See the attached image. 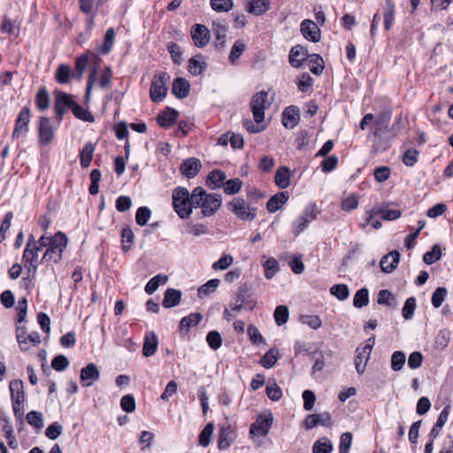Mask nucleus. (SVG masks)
<instances>
[{"label":"nucleus","instance_id":"f257e3e1","mask_svg":"<svg viewBox=\"0 0 453 453\" xmlns=\"http://www.w3.org/2000/svg\"><path fill=\"white\" fill-rule=\"evenodd\" d=\"M192 203L194 208L202 209V217H211L220 208L222 200L220 195L209 194L202 187H196L193 189Z\"/></svg>","mask_w":453,"mask_h":453},{"label":"nucleus","instance_id":"f03ea898","mask_svg":"<svg viewBox=\"0 0 453 453\" xmlns=\"http://www.w3.org/2000/svg\"><path fill=\"white\" fill-rule=\"evenodd\" d=\"M193 192L189 194L188 188L178 187L173 191V206L177 215L184 219L192 213Z\"/></svg>","mask_w":453,"mask_h":453},{"label":"nucleus","instance_id":"7ed1b4c3","mask_svg":"<svg viewBox=\"0 0 453 453\" xmlns=\"http://www.w3.org/2000/svg\"><path fill=\"white\" fill-rule=\"evenodd\" d=\"M68 243V238L61 231H58L54 235L51 236V242L46 249L41 263L52 262L57 264L60 262L63 257L64 250L66 248Z\"/></svg>","mask_w":453,"mask_h":453},{"label":"nucleus","instance_id":"20e7f679","mask_svg":"<svg viewBox=\"0 0 453 453\" xmlns=\"http://www.w3.org/2000/svg\"><path fill=\"white\" fill-rule=\"evenodd\" d=\"M375 343V336L368 338L363 344L359 345L356 349L355 367L357 372L362 375L366 368L367 362L370 358L372 348Z\"/></svg>","mask_w":453,"mask_h":453},{"label":"nucleus","instance_id":"39448f33","mask_svg":"<svg viewBox=\"0 0 453 453\" xmlns=\"http://www.w3.org/2000/svg\"><path fill=\"white\" fill-rule=\"evenodd\" d=\"M228 209L240 219L252 221L257 217V209L248 205L242 197L234 198L227 204Z\"/></svg>","mask_w":453,"mask_h":453},{"label":"nucleus","instance_id":"423d86ee","mask_svg":"<svg viewBox=\"0 0 453 453\" xmlns=\"http://www.w3.org/2000/svg\"><path fill=\"white\" fill-rule=\"evenodd\" d=\"M169 80L170 75L165 72H159L154 75L150 89V99L153 102H161L165 97L167 92L166 84Z\"/></svg>","mask_w":453,"mask_h":453},{"label":"nucleus","instance_id":"0eeeda50","mask_svg":"<svg viewBox=\"0 0 453 453\" xmlns=\"http://www.w3.org/2000/svg\"><path fill=\"white\" fill-rule=\"evenodd\" d=\"M73 104L74 101L71 95L59 90L55 91L54 110L58 122L62 121L63 116L69 109L72 110Z\"/></svg>","mask_w":453,"mask_h":453},{"label":"nucleus","instance_id":"6e6552de","mask_svg":"<svg viewBox=\"0 0 453 453\" xmlns=\"http://www.w3.org/2000/svg\"><path fill=\"white\" fill-rule=\"evenodd\" d=\"M267 97L268 94L265 91L257 92L252 96L250 108L257 124H260L265 119V104L267 101Z\"/></svg>","mask_w":453,"mask_h":453},{"label":"nucleus","instance_id":"1a4fd4ad","mask_svg":"<svg viewBox=\"0 0 453 453\" xmlns=\"http://www.w3.org/2000/svg\"><path fill=\"white\" fill-rule=\"evenodd\" d=\"M273 418L272 413L258 415L256 421L250 427V434L252 436H265L273 425Z\"/></svg>","mask_w":453,"mask_h":453},{"label":"nucleus","instance_id":"9d476101","mask_svg":"<svg viewBox=\"0 0 453 453\" xmlns=\"http://www.w3.org/2000/svg\"><path fill=\"white\" fill-rule=\"evenodd\" d=\"M30 118V108L28 106L23 107L15 120V127L12 134L13 139H17L19 135L25 134L28 132Z\"/></svg>","mask_w":453,"mask_h":453},{"label":"nucleus","instance_id":"9b49d317","mask_svg":"<svg viewBox=\"0 0 453 453\" xmlns=\"http://www.w3.org/2000/svg\"><path fill=\"white\" fill-rule=\"evenodd\" d=\"M99 379L100 372L94 363L87 365L81 370L80 380L84 388L91 387Z\"/></svg>","mask_w":453,"mask_h":453},{"label":"nucleus","instance_id":"f8f14e48","mask_svg":"<svg viewBox=\"0 0 453 453\" xmlns=\"http://www.w3.org/2000/svg\"><path fill=\"white\" fill-rule=\"evenodd\" d=\"M190 35L194 44L198 48H203L210 41L211 35L209 29L201 24H196L191 27Z\"/></svg>","mask_w":453,"mask_h":453},{"label":"nucleus","instance_id":"ddd939ff","mask_svg":"<svg viewBox=\"0 0 453 453\" xmlns=\"http://www.w3.org/2000/svg\"><path fill=\"white\" fill-rule=\"evenodd\" d=\"M321 425L323 426L329 427L332 426V417L327 411L319 414H310L304 419V427L306 430H311Z\"/></svg>","mask_w":453,"mask_h":453},{"label":"nucleus","instance_id":"4468645a","mask_svg":"<svg viewBox=\"0 0 453 453\" xmlns=\"http://www.w3.org/2000/svg\"><path fill=\"white\" fill-rule=\"evenodd\" d=\"M38 132L39 142L42 145H47L53 140L55 132L48 117L40 118Z\"/></svg>","mask_w":453,"mask_h":453},{"label":"nucleus","instance_id":"2eb2a0df","mask_svg":"<svg viewBox=\"0 0 453 453\" xmlns=\"http://www.w3.org/2000/svg\"><path fill=\"white\" fill-rule=\"evenodd\" d=\"M201 169V161L196 157H188L185 159L180 166V173L188 179H192L196 176Z\"/></svg>","mask_w":453,"mask_h":453},{"label":"nucleus","instance_id":"dca6fc26","mask_svg":"<svg viewBox=\"0 0 453 453\" xmlns=\"http://www.w3.org/2000/svg\"><path fill=\"white\" fill-rule=\"evenodd\" d=\"M300 120L299 109L297 106H288L282 112L281 122L286 128L293 129Z\"/></svg>","mask_w":453,"mask_h":453},{"label":"nucleus","instance_id":"f3484780","mask_svg":"<svg viewBox=\"0 0 453 453\" xmlns=\"http://www.w3.org/2000/svg\"><path fill=\"white\" fill-rule=\"evenodd\" d=\"M301 33L305 39L313 42H318L320 40V29L318 24L311 19H304L301 23Z\"/></svg>","mask_w":453,"mask_h":453},{"label":"nucleus","instance_id":"a211bd4d","mask_svg":"<svg viewBox=\"0 0 453 453\" xmlns=\"http://www.w3.org/2000/svg\"><path fill=\"white\" fill-rule=\"evenodd\" d=\"M20 24L17 20H12L7 15L2 18L0 31L2 34L8 35L12 41L19 35Z\"/></svg>","mask_w":453,"mask_h":453},{"label":"nucleus","instance_id":"6ab92c4d","mask_svg":"<svg viewBox=\"0 0 453 453\" xmlns=\"http://www.w3.org/2000/svg\"><path fill=\"white\" fill-rule=\"evenodd\" d=\"M308 50L304 47L301 45L294 46L288 55L289 64L293 67L298 68L303 65V61L308 59Z\"/></svg>","mask_w":453,"mask_h":453},{"label":"nucleus","instance_id":"aec40b11","mask_svg":"<svg viewBox=\"0 0 453 453\" xmlns=\"http://www.w3.org/2000/svg\"><path fill=\"white\" fill-rule=\"evenodd\" d=\"M400 253L397 250H393L382 257L380 266L381 271L386 273H392L396 267L400 260Z\"/></svg>","mask_w":453,"mask_h":453},{"label":"nucleus","instance_id":"412c9836","mask_svg":"<svg viewBox=\"0 0 453 453\" xmlns=\"http://www.w3.org/2000/svg\"><path fill=\"white\" fill-rule=\"evenodd\" d=\"M269 0H246L245 10L253 15L259 16L270 8Z\"/></svg>","mask_w":453,"mask_h":453},{"label":"nucleus","instance_id":"4be33fe9","mask_svg":"<svg viewBox=\"0 0 453 453\" xmlns=\"http://www.w3.org/2000/svg\"><path fill=\"white\" fill-rule=\"evenodd\" d=\"M288 191L278 192L267 201V211L271 213L276 212L288 202Z\"/></svg>","mask_w":453,"mask_h":453},{"label":"nucleus","instance_id":"5701e85b","mask_svg":"<svg viewBox=\"0 0 453 453\" xmlns=\"http://www.w3.org/2000/svg\"><path fill=\"white\" fill-rule=\"evenodd\" d=\"M158 346V339L155 332L150 331L145 334L144 342L142 346V354L144 357H149L153 356Z\"/></svg>","mask_w":453,"mask_h":453},{"label":"nucleus","instance_id":"b1692460","mask_svg":"<svg viewBox=\"0 0 453 453\" xmlns=\"http://www.w3.org/2000/svg\"><path fill=\"white\" fill-rule=\"evenodd\" d=\"M382 213V219L384 220H394L401 217V211L399 210H381L380 207H374L371 211H366L365 222L368 224L372 219L377 215Z\"/></svg>","mask_w":453,"mask_h":453},{"label":"nucleus","instance_id":"393cba45","mask_svg":"<svg viewBox=\"0 0 453 453\" xmlns=\"http://www.w3.org/2000/svg\"><path fill=\"white\" fill-rule=\"evenodd\" d=\"M173 94L179 99L186 98L190 91V84L189 82L182 78L178 77L173 80Z\"/></svg>","mask_w":453,"mask_h":453},{"label":"nucleus","instance_id":"a878e982","mask_svg":"<svg viewBox=\"0 0 453 453\" xmlns=\"http://www.w3.org/2000/svg\"><path fill=\"white\" fill-rule=\"evenodd\" d=\"M182 293L179 289L167 288L162 301V305L165 308H173L177 306L181 299Z\"/></svg>","mask_w":453,"mask_h":453},{"label":"nucleus","instance_id":"bb28decb","mask_svg":"<svg viewBox=\"0 0 453 453\" xmlns=\"http://www.w3.org/2000/svg\"><path fill=\"white\" fill-rule=\"evenodd\" d=\"M290 169L287 166H280L275 173L274 182L281 189L287 188L290 185Z\"/></svg>","mask_w":453,"mask_h":453},{"label":"nucleus","instance_id":"cd10ccee","mask_svg":"<svg viewBox=\"0 0 453 453\" xmlns=\"http://www.w3.org/2000/svg\"><path fill=\"white\" fill-rule=\"evenodd\" d=\"M178 116L179 112L175 109L168 108L167 111L157 115V120L162 127H169L176 122Z\"/></svg>","mask_w":453,"mask_h":453},{"label":"nucleus","instance_id":"c85d7f7f","mask_svg":"<svg viewBox=\"0 0 453 453\" xmlns=\"http://www.w3.org/2000/svg\"><path fill=\"white\" fill-rule=\"evenodd\" d=\"M96 145L89 142L80 151V161L82 168H88L93 159Z\"/></svg>","mask_w":453,"mask_h":453},{"label":"nucleus","instance_id":"c756f323","mask_svg":"<svg viewBox=\"0 0 453 453\" xmlns=\"http://www.w3.org/2000/svg\"><path fill=\"white\" fill-rule=\"evenodd\" d=\"M226 178L225 172L221 170L211 171L206 179V185L212 189L221 187L224 185V181Z\"/></svg>","mask_w":453,"mask_h":453},{"label":"nucleus","instance_id":"7c9ffc66","mask_svg":"<svg viewBox=\"0 0 453 453\" xmlns=\"http://www.w3.org/2000/svg\"><path fill=\"white\" fill-rule=\"evenodd\" d=\"M212 31L216 37L215 45L217 48H223L226 42L227 27L220 22H213Z\"/></svg>","mask_w":453,"mask_h":453},{"label":"nucleus","instance_id":"2f4dec72","mask_svg":"<svg viewBox=\"0 0 453 453\" xmlns=\"http://www.w3.org/2000/svg\"><path fill=\"white\" fill-rule=\"evenodd\" d=\"M449 406H446L440 413L436 423L434 425L432 430L429 433V438L435 439L441 433V428L446 424L449 418Z\"/></svg>","mask_w":453,"mask_h":453},{"label":"nucleus","instance_id":"473e14b6","mask_svg":"<svg viewBox=\"0 0 453 453\" xmlns=\"http://www.w3.org/2000/svg\"><path fill=\"white\" fill-rule=\"evenodd\" d=\"M201 58L202 55H198L188 60V70L192 75H200L205 71L207 65Z\"/></svg>","mask_w":453,"mask_h":453},{"label":"nucleus","instance_id":"72a5a7b5","mask_svg":"<svg viewBox=\"0 0 453 453\" xmlns=\"http://www.w3.org/2000/svg\"><path fill=\"white\" fill-rule=\"evenodd\" d=\"M50 95L45 87L39 88L35 95V103L37 109L41 111L47 110L50 107Z\"/></svg>","mask_w":453,"mask_h":453},{"label":"nucleus","instance_id":"f704fd0d","mask_svg":"<svg viewBox=\"0 0 453 453\" xmlns=\"http://www.w3.org/2000/svg\"><path fill=\"white\" fill-rule=\"evenodd\" d=\"M11 391L12 401L17 400L19 404V400H25L24 384L21 380H13L9 384Z\"/></svg>","mask_w":453,"mask_h":453},{"label":"nucleus","instance_id":"c9c22d12","mask_svg":"<svg viewBox=\"0 0 453 453\" xmlns=\"http://www.w3.org/2000/svg\"><path fill=\"white\" fill-rule=\"evenodd\" d=\"M383 19L384 29L390 30L395 21V4L392 0H386Z\"/></svg>","mask_w":453,"mask_h":453},{"label":"nucleus","instance_id":"e433bc0d","mask_svg":"<svg viewBox=\"0 0 453 453\" xmlns=\"http://www.w3.org/2000/svg\"><path fill=\"white\" fill-rule=\"evenodd\" d=\"M203 319L201 313L195 312L182 318L180 321V330L188 332L189 328L196 326Z\"/></svg>","mask_w":453,"mask_h":453},{"label":"nucleus","instance_id":"4c0bfd02","mask_svg":"<svg viewBox=\"0 0 453 453\" xmlns=\"http://www.w3.org/2000/svg\"><path fill=\"white\" fill-rule=\"evenodd\" d=\"M233 442L232 430L230 426L221 427L219 434L218 447L219 449H226Z\"/></svg>","mask_w":453,"mask_h":453},{"label":"nucleus","instance_id":"58836bf2","mask_svg":"<svg viewBox=\"0 0 453 453\" xmlns=\"http://www.w3.org/2000/svg\"><path fill=\"white\" fill-rule=\"evenodd\" d=\"M220 284L219 279H211L206 283L203 284L197 290V296L200 299L204 298L210 294L215 292Z\"/></svg>","mask_w":453,"mask_h":453},{"label":"nucleus","instance_id":"ea45409f","mask_svg":"<svg viewBox=\"0 0 453 453\" xmlns=\"http://www.w3.org/2000/svg\"><path fill=\"white\" fill-rule=\"evenodd\" d=\"M168 277L163 274H157L151 278L145 286V292L149 295L154 294L160 285L166 283Z\"/></svg>","mask_w":453,"mask_h":453},{"label":"nucleus","instance_id":"a19ab883","mask_svg":"<svg viewBox=\"0 0 453 453\" xmlns=\"http://www.w3.org/2000/svg\"><path fill=\"white\" fill-rule=\"evenodd\" d=\"M308 58L310 71L315 75H319L324 70L323 58L318 54L309 55Z\"/></svg>","mask_w":453,"mask_h":453},{"label":"nucleus","instance_id":"79ce46f5","mask_svg":"<svg viewBox=\"0 0 453 453\" xmlns=\"http://www.w3.org/2000/svg\"><path fill=\"white\" fill-rule=\"evenodd\" d=\"M369 303V291L366 288L358 289L354 295L353 305L356 308H363Z\"/></svg>","mask_w":453,"mask_h":453},{"label":"nucleus","instance_id":"37998d69","mask_svg":"<svg viewBox=\"0 0 453 453\" xmlns=\"http://www.w3.org/2000/svg\"><path fill=\"white\" fill-rule=\"evenodd\" d=\"M89 58L88 54H83L76 59L75 62V73H73V77L78 81H81L82 74L88 65Z\"/></svg>","mask_w":453,"mask_h":453},{"label":"nucleus","instance_id":"c03bdc74","mask_svg":"<svg viewBox=\"0 0 453 453\" xmlns=\"http://www.w3.org/2000/svg\"><path fill=\"white\" fill-rule=\"evenodd\" d=\"M73 76L71 73V68L69 65L62 64L56 71V81L60 84H68L70 82V77Z\"/></svg>","mask_w":453,"mask_h":453},{"label":"nucleus","instance_id":"a18cd8bd","mask_svg":"<svg viewBox=\"0 0 453 453\" xmlns=\"http://www.w3.org/2000/svg\"><path fill=\"white\" fill-rule=\"evenodd\" d=\"M73 114L79 119H81L83 121L87 122H94L95 119L94 116L91 114L90 111L84 109L81 105L74 102V104L72 108Z\"/></svg>","mask_w":453,"mask_h":453},{"label":"nucleus","instance_id":"49530a36","mask_svg":"<svg viewBox=\"0 0 453 453\" xmlns=\"http://www.w3.org/2000/svg\"><path fill=\"white\" fill-rule=\"evenodd\" d=\"M333 449L331 441L326 437H323L315 441L312 453H331Z\"/></svg>","mask_w":453,"mask_h":453},{"label":"nucleus","instance_id":"de8ad7c7","mask_svg":"<svg viewBox=\"0 0 453 453\" xmlns=\"http://www.w3.org/2000/svg\"><path fill=\"white\" fill-rule=\"evenodd\" d=\"M23 261L25 262V265L29 264L30 267L34 268V271L37 270V259L38 254L36 253V250H34L32 247H26L23 253Z\"/></svg>","mask_w":453,"mask_h":453},{"label":"nucleus","instance_id":"09e8293b","mask_svg":"<svg viewBox=\"0 0 453 453\" xmlns=\"http://www.w3.org/2000/svg\"><path fill=\"white\" fill-rule=\"evenodd\" d=\"M265 391L272 401H279L282 397V390L274 380H268Z\"/></svg>","mask_w":453,"mask_h":453},{"label":"nucleus","instance_id":"8fccbe9b","mask_svg":"<svg viewBox=\"0 0 453 453\" xmlns=\"http://www.w3.org/2000/svg\"><path fill=\"white\" fill-rule=\"evenodd\" d=\"M441 249L438 244H434L432 250L423 255V261L426 265H433L441 257Z\"/></svg>","mask_w":453,"mask_h":453},{"label":"nucleus","instance_id":"3c124183","mask_svg":"<svg viewBox=\"0 0 453 453\" xmlns=\"http://www.w3.org/2000/svg\"><path fill=\"white\" fill-rule=\"evenodd\" d=\"M330 293L340 301H344L349 296V289L346 284H335L330 288Z\"/></svg>","mask_w":453,"mask_h":453},{"label":"nucleus","instance_id":"603ef678","mask_svg":"<svg viewBox=\"0 0 453 453\" xmlns=\"http://www.w3.org/2000/svg\"><path fill=\"white\" fill-rule=\"evenodd\" d=\"M184 232L194 236H200L206 234L207 227L203 224H195L193 222H188L183 226Z\"/></svg>","mask_w":453,"mask_h":453},{"label":"nucleus","instance_id":"864d4df0","mask_svg":"<svg viewBox=\"0 0 453 453\" xmlns=\"http://www.w3.org/2000/svg\"><path fill=\"white\" fill-rule=\"evenodd\" d=\"M211 6L217 12H226L233 9V0H210Z\"/></svg>","mask_w":453,"mask_h":453},{"label":"nucleus","instance_id":"5fc2aeb1","mask_svg":"<svg viewBox=\"0 0 453 453\" xmlns=\"http://www.w3.org/2000/svg\"><path fill=\"white\" fill-rule=\"evenodd\" d=\"M313 78L309 73H303L297 78L296 86L301 92L305 93L313 86Z\"/></svg>","mask_w":453,"mask_h":453},{"label":"nucleus","instance_id":"6e6d98bb","mask_svg":"<svg viewBox=\"0 0 453 453\" xmlns=\"http://www.w3.org/2000/svg\"><path fill=\"white\" fill-rule=\"evenodd\" d=\"M264 268H265V277L268 280L272 279L277 272L280 270L279 263L278 261L273 258L270 257L264 263Z\"/></svg>","mask_w":453,"mask_h":453},{"label":"nucleus","instance_id":"4d7b16f0","mask_svg":"<svg viewBox=\"0 0 453 453\" xmlns=\"http://www.w3.org/2000/svg\"><path fill=\"white\" fill-rule=\"evenodd\" d=\"M289 316V311L287 306L285 305H279L276 307L273 318L275 320V323L278 326H282L287 323Z\"/></svg>","mask_w":453,"mask_h":453},{"label":"nucleus","instance_id":"13d9d810","mask_svg":"<svg viewBox=\"0 0 453 453\" xmlns=\"http://www.w3.org/2000/svg\"><path fill=\"white\" fill-rule=\"evenodd\" d=\"M448 295V290L446 288L438 287L433 293L431 302L434 308H439L441 306L444 302L446 296Z\"/></svg>","mask_w":453,"mask_h":453},{"label":"nucleus","instance_id":"bf43d9fd","mask_svg":"<svg viewBox=\"0 0 453 453\" xmlns=\"http://www.w3.org/2000/svg\"><path fill=\"white\" fill-rule=\"evenodd\" d=\"M27 423L36 429L43 427L42 414L36 411H31L27 414Z\"/></svg>","mask_w":453,"mask_h":453},{"label":"nucleus","instance_id":"052dcab7","mask_svg":"<svg viewBox=\"0 0 453 453\" xmlns=\"http://www.w3.org/2000/svg\"><path fill=\"white\" fill-rule=\"evenodd\" d=\"M115 39V30L113 27H110L106 30L104 35V41L103 48L101 49V53L108 54L112 49L113 42Z\"/></svg>","mask_w":453,"mask_h":453},{"label":"nucleus","instance_id":"680f3d73","mask_svg":"<svg viewBox=\"0 0 453 453\" xmlns=\"http://www.w3.org/2000/svg\"><path fill=\"white\" fill-rule=\"evenodd\" d=\"M242 186V181L239 178L230 179L224 184V191L227 195L237 194Z\"/></svg>","mask_w":453,"mask_h":453},{"label":"nucleus","instance_id":"e2e57ef3","mask_svg":"<svg viewBox=\"0 0 453 453\" xmlns=\"http://www.w3.org/2000/svg\"><path fill=\"white\" fill-rule=\"evenodd\" d=\"M406 357L404 352L397 350L392 354L391 357V368L397 372L400 371L405 364Z\"/></svg>","mask_w":453,"mask_h":453},{"label":"nucleus","instance_id":"0e129e2a","mask_svg":"<svg viewBox=\"0 0 453 453\" xmlns=\"http://www.w3.org/2000/svg\"><path fill=\"white\" fill-rule=\"evenodd\" d=\"M208 345L213 350L219 349L222 345V337L218 331H210L206 336Z\"/></svg>","mask_w":453,"mask_h":453},{"label":"nucleus","instance_id":"69168bd1","mask_svg":"<svg viewBox=\"0 0 453 453\" xmlns=\"http://www.w3.org/2000/svg\"><path fill=\"white\" fill-rule=\"evenodd\" d=\"M245 48H246V45L242 41H241V40L236 41L231 49V51L229 54V61L232 64H234L235 61L242 56V54L245 50Z\"/></svg>","mask_w":453,"mask_h":453},{"label":"nucleus","instance_id":"338daca9","mask_svg":"<svg viewBox=\"0 0 453 453\" xmlns=\"http://www.w3.org/2000/svg\"><path fill=\"white\" fill-rule=\"evenodd\" d=\"M416 299L414 297H409L402 309V315L404 319H411L413 317L414 311L416 310Z\"/></svg>","mask_w":453,"mask_h":453},{"label":"nucleus","instance_id":"774afa93","mask_svg":"<svg viewBox=\"0 0 453 453\" xmlns=\"http://www.w3.org/2000/svg\"><path fill=\"white\" fill-rule=\"evenodd\" d=\"M151 215V211L147 206L139 207L135 214V221L139 226H145Z\"/></svg>","mask_w":453,"mask_h":453}]
</instances>
